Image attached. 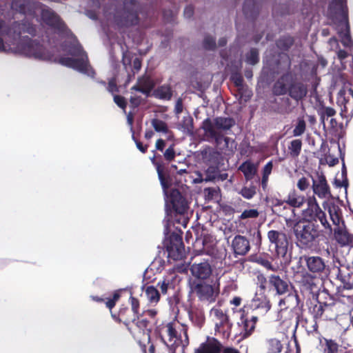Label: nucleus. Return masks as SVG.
<instances>
[{
  "instance_id": "obj_46",
  "label": "nucleus",
  "mask_w": 353,
  "mask_h": 353,
  "mask_svg": "<svg viewBox=\"0 0 353 353\" xmlns=\"http://www.w3.org/2000/svg\"><path fill=\"white\" fill-rule=\"evenodd\" d=\"M316 219L319 220V221L325 228L328 229L330 232H332L331 226L327 222L325 214L323 212L320 213Z\"/></svg>"
},
{
  "instance_id": "obj_60",
  "label": "nucleus",
  "mask_w": 353,
  "mask_h": 353,
  "mask_svg": "<svg viewBox=\"0 0 353 353\" xmlns=\"http://www.w3.org/2000/svg\"><path fill=\"white\" fill-rule=\"evenodd\" d=\"M347 56V53L345 50H340L338 52V57L340 59H343L346 58Z\"/></svg>"
},
{
  "instance_id": "obj_24",
  "label": "nucleus",
  "mask_w": 353,
  "mask_h": 353,
  "mask_svg": "<svg viewBox=\"0 0 353 353\" xmlns=\"http://www.w3.org/2000/svg\"><path fill=\"white\" fill-rule=\"evenodd\" d=\"M290 77L286 75L279 79L274 86V92L276 94L280 95L285 94L288 90L290 91Z\"/></svg>"
},
{
  "instance_id": "obj_51",
  "label": "nucleus",
  "mask_w": 353,
  "mask_h": 353,
  "mask_svg": "<svg viewBox=\"0 0 353 353\" xmlns=\"http://www.w3.org/2000/svg\"><path fill=\"white\" fill-rule=\"evenodd\" d=\"M325 161L330 166H334L339 163V159L328 155L325 157Z\"/></svg>"
},
{
  "instance_id": "obj_30",
  "label": "nucleus",
  "mask_w": 353,
  "mask_h": 353,
  "mask_svg": "<svg viewBox=\"0 0 353 353\" xmlns=\"http://www.w3.org/2000/svg\"><path fill=\"white\" fill-rule=\"evenodd\" d=\"M247 179H251L255 174L256 168L250 162L243 163L239 168Z\"/></svg>"
},
{
  "instance_id": "obj_6",
  "label": "nucleus",
  "mask_w": 353,
  "mask_h": 353,
  "mask_svg": "<svg viewBox=\"0 0 353 353\" xmlns=\"http://www.w3.org/2000/svg\"><path fill=\"white\" fill-rule=\"evenodd\" d=\"M193 292L200 301L208 303H214L220 293L219 281L216 279L210 283L199 281L194 285Z\"/></svg>"
},
{
  "instance_id": "obj_42",
  "label": "nucleus",
  "mask_w": 353,
  "mask_h": 353,
  "mask_svg": "<svg viewBox=\"0 0 353 353\" xmlns=\"http://www.w3.org/2000/svg\"><path fill=\"white\" fill-rule=\"evenodd\" d=\"M259 215V212L256 210L250 209L244 210L240 216L241 219H245L248 218H256Z\"/></svg>"
},
{
  "instance_id": "obj_64",
  "label": "nucleus",
  "mask_w": 353,
  "mask_h": 353,
  "mask_svg": "<svg viewBox=\"0 0 353 353\" xmlns=\"http://www.w3.org/2000/svg\"><path fill=\"white\" fill-rule=\"evenodd\" d=\"M223 353H239L236 349L227 347L223 350Z\"/></svg>"
},
{
  "instance_id": "obj_9",
  "label": "nucleus",
  "mask_w": 353,
  "mask_h": 353,
  "mask_svg": "<svg viewBox=\"0 0 353 353\" xmlns=\"http://www.w3.org/2000/svg\"><path fill=\"white\" fill-rule=\"evenodd\" d=\"M307 208L302 211L303 219L307 222L316 220L323 211L319 207L314 196H309L307 200Z\"/></svg>"
},
{
  "instance_id": "obj_21",
  "label": "nucleus",
  "mask_w": 353,
  "mask_h": 353,
  "mask_svg": "<svg viewBox=\"0 0 353 353\" xmlns=\"http://www.w3.org/2000/svg\"><path fill=\"white\" fill-rule=\"evenodd\" d=\"M270 283L272 285L279 294L287 293L289 290V285L287 281L281 279L279 276L272 275L270 277Z\"/></svg>"
},
{
  "instance_id": "obj_49",
  "label": "nucleus",
  "mask_w": 353,
  "mask_h": 353,
  "mask_svg": "<svg viewBox=\"0 0 353 353\" xmlns=\"http://www.w3.org/2000/svg\"><path fill=\"white\" fill-rule=\"evenodd\" d=\"M272 167H273V165H272V161H269L263 168V176L269 177V175L271 174Z\"/></svg>"
},
{
  "instance_id": "obj_53",
  "label": "nucleus",
  "mask_w": 353,
  "mask_h": 353,
  "mask_svg": "<svg viewBox=\"0 0 353 353\" xmlns=\"http://www.w3.org/2000/svg\"><path fill=\"white\" fill-rule=\"evenodd\" d=\"M158 285L159 286L161 291L163 294H165L167 292L168 283H167L165 281H163L162 282H159L158 283Z\"/></svg>"
},
{
  "instance_id": "obj_59",
  "label": "nucleus",
  "mask_w": 353,
  "mask_h": 353,
  "mask_svg": "<svg viewBox=\"0 0 353 353\" xmlns=\"http://www.w3.org/2000/svg\"><path fill=\"white\" fill-rule=\"evenodd\" d=\"M335 112H336L335 110L333 108H327L325 110V114L327 117H332V116H334Z\"/></svg>"
},
{
  "instance_id": "obj_61",
  "label": "nucleus",
  "mask_w": 353,
  "mask_h": 353,
  "mask_svg": "<svg viewBox=\"0 0 353 353\" xmlns=\"http://www.w3.org/2000/svg\"><path fill=\"white\" fill-rule=\"evenodd\" d=\"M241 299L239 297H234L231 303L235 306H239L241 304Z\"/></svg>"
},
{
  "instance_id": "obj_26",
  "label": "nucleus",
  "mask_w": 353,
  "mask_h": 353,
  "mask_svg": "<svg viewBox=\"0 0 353 353\" xmlns=\"http://www.w3.org/2000/svg\"><path fill=\"white\" fill-rule=\"evenodd\" d=\"M137 21V13L135 10H132L125 11L118 23L121 26H132L136 24Z\"/></svg>"
},
{
  "instance_id": "obj_20",
  "label": "nucleus",
  "mask_w": 353,
  "mask_h": 353,
  "mask_svg": "<svg viewBox=\"0 0 353 353\" xmlns=\"http://www.w3.org/2000/svg\"><path fill=\"white\" fill-rule=\"evenodd\" d=\"M293 313L288 307L279 310L276 320L283 324L285 328H288L292 324Z\"/></svg>"
},
{
  "instance_id": "obj_16",
  "label": "nucleus",
  "mask_w": 353,
  "mask_h": 353,
  "mask_svg": "<svg viewBox=\"0 0 353 353\" xmlns=\"http://www.w3.org/2000/svg\"><path fill=\"white\" fill-rule=\"evenodd\" d=\"M232 246L236 254L244 255L250 250V243L243 236H236L232 242Z\"/></svg>"
},
{
  "instance_id": "obj_54",
  "label": "nucleus",
  "mask_w": 353,
  "mask_h": 353,
  "mask_svg": "<svg viewBox=\"0 0 353 353\" xmlns=\"http://www.w3.org/2000/svg\"><path fill=\"white\" fill-rule=\"evenodd\" d=\"M130 300H131V305H132V310L135 313H137L138 308H139V301H137V299H136L135 298H134L132 296L130 297Z\"/></svg>"
},
{
  "instance_id": "obj_50",
  "label": "nucleus",
  "mask_w": 353,
  "mask_h": 353,
  "mask_svg": "<svg viewBox=\"0 0 353 353\" xmlns=\"http://www.w3.org/2000/svg\"><path fill=\"white\" fill-rule=\"evenodd\" d=\"M114 102L119 106L120 108L124 109L125 107V101L123 97L121 96L116 95L114 97Z\"/></svg>"
},
{
  "instance_id": "obj_47",
  "label": "nucleus",
  "mask_w": 353,
  "mask_h": 353,
  "mask_svg": "<svg viewBox=\"0 0 353 353\" xmlns=\"http://www.w3.org/2000/svg\"><path fill=\"white\" fill-rule=\"evenodd\" d=\"M119 293H117V292L114 293V295H113L112 299H109V300H108V301H106V303H105L106 306H107L109 309H110V310H111V309L114 306V305H115L116 302L119 300Z\"/></svg>"
},
{
  "instance_id": "obj_35",
  "label": "nucleus",
  "mask_w": 353,
  "mask_h": 353,
  "mask_svg": "<svg viewBox=\"0 0 353 353\" xmlns=\"http://www.w3.org/2000/svg\"><path fill=\"white\" fill-rule=\"evenodd\" d=\"M271 203L274 210L276 213L281 214L282 216L283 214H281V210H285L288 208L285 201H282L278 199H272Z\"/></svg>"
},
{
  "instance_id": "obj_55",
  "label": "nucleus",
  "mask_w": 353,
  "mask_h": 353,
  "mask_svg": "<svg viewBox=\"0 0 353 353\" xmlns=\"http://www.w3.org/2000/svg\"><path fill=\"white\" fill-rule=\"evenodd\" d=\"M193 12L194 11L192 6H187L184 10V15L187 18L191 17L193 14Z\"/></svg>"
},
{
  "instance_id": "obj_37",
  "label": "nucleus",
  "mask_w": 353,
  "mask_h": 353,
  "mask_svg": "<svg viewBox=\"0 0 353 353\" xmlns=\"http://www.w3.org/2000/svg\"><path fill=\"white\" fill-rule=\"evenodd\" d=\"M133 325H135L139 330H140V332L142 331L143 334L146 335V337L149 339L148 334V321L145 319H137L134 320Z\"/></svg>"
},
{
  "instance_id": "obj_18",
  "label": "nucleus",
  "mask_w": 353,
  "mask_h": 353,
  "mask_svg": "<svg viewBox=\"0 0 353 353\" xmlns=\"http://www.w3.org/2000/svg\"><path fill=\"white\" fill-rule=\"evenodd\" d=\"M305 259L307 268L312 272H321L325 269V263L322 259L319 256H308L305 257Z\"/></svg>"
},
{
  "instance_id": "obj_23",
  "label": "nucleus",
  "mask_w": 353,
  "mask_h": 353,
  "mask_svg": "<svg viewBox=\"0 0 353 353\" xmlns=\"http://www.w3.org/2000/svg\"><path fill=\"white\" fill-rule=\"evenodd\" d=\"M285 202L286 205H289L292 208H299L305 202V198L304 196L299 194L296 192L292 191L288 195Z\"/></svg>"
},
{
  "instance_id": "obj_11",
  "label": "nucleus",
  "mask_w": 353,
  "mask_h": 353,
  "mask_svg": "<svg viewBox=\"0 0 353 353\" xmlns=\"http://www.w3.org/2000/svg\"><path fill=\"white\" fill-rule=\"evenodd\" d=\"M214 242L211 237L205 236L203 239H197L194 243L196 254H207L211 255L214 253Z\"/></svg>"
},
{
  "instance_id": "obj_33",
  "label": "nucleus",
  "mask_w": 353,
  "mask_h": 353,
  "mask_svg": "<svg viewBox=\"0 0 353 353\" xmlns=\"http://www.w3.org/2000/svg\"><path fill=\"white\" fill-rule=\"evenodd\" d=\"M148 299L152 303H157L159 300V293L153 286H149L145 290Z\"/></svg>"
},
{
  "instance_id": "obj_25",
  "label": "nucleus",
  "mask_w": 353,
  "mask_h": 353,
  "mask_svg": "<svg viewBox=\"0 0 353 353\" xmlns=\"http://www.w3.org/2000/svg\"><path fill=\"white\" fill-rule=\"evenodd\" d=\"M336 240L341 245H345L352 241L353 237L343 227L337 228L334 231Z\"/></svg>"
},
{
  "instance_id": "obj_38",
  "label": "nucleus",
  "mask_w": 353,
  "mask_h": 353,
  "mask_svg": "<svg viewBox=\"0 0 353 353\" xmlns=\"http://www.w3.org/2000/svg\"><path fill=\"white\" fill-rule=\"evenodd\" d=\"M244 198L247 199H252L256 194V188L254 186L244 187L239 192Z\"/></svg>"
},
{
  "instance_id": "obj_62",
  "label": "nucleus",
  "mask_w": 353,
  "mask_h": 353,
  "mask_svg": "<svg viewBox=\"0 0 353 353\" xmlns=\"http://www.w3.org/2000/svg\"><path fill=\"white\" fill-rule=\"evenodd\" d=\"M137 146L139 148V150L142 152H145L148 148L147 145L143 146L140 142H137Z\"/></svg>"
},
{
  "instance_id": "obj_57",
  "label": "nucleus",
  "mask_w": 353,
  "mask_h": 353,
  "mask_svg": "<svg viewBox=\"0 0 353 353\" xmlns=\"http://www.w3.org/2000/svg\"><path fill=\"white\" fill-rule=\"evenodd\" d=\"M183 109V103L181 99H179L175 105V110L177 114L181 113Z\"/></svg>"
},
{
  "instance_id": "obj_32",
  "label": "nucleus",
  "mask_w": 353,
  "mask_h": 353,
  "mask_svg": "<svg viewBox=\"0 0 353 353\" xmlns=\"http://www.w3.org/2000/svg\"><path fill=\"white\" fill-rule=\"evenodd\" d=\"M282 344L280 341L272 339L268 341V350L269 353H279L282 350Z\"/></svg>"
},
{
  "instance_id": "obj_1",
  "label": "nucleus",
  "mask_w": 353,
  "mask_h": 353,
  "mask_svg": "<svg viewBox=\"0 0 353 353\" xmlns=\"http://www.w3.org/2000/svg\"><path fill=\"white\" fill-rule=\"evenodd\" d=\"M12 8L25 14L28 12L30 15H34L37 17V21H39V15H40L41 20L47 25L59 31L63 32L65 30V25L59 17L52 10L42 5L34 4L32 8L28 0H13Z\"/></svg>"
},
{
  "instance_id": "obj_45",
  "label": "nucleus",
  "mask_w": 353,
  "mask_h": 353,
  "mask_svg": "<svg viewBox=\"0 0 353 353\" xmlns=\"http://www.w3.org/2000/svg\"><path fill=\"white\" fill-rule=\"evenodd\" d=\"M310 186V182L305 177H301L299 179L297 182V188L301 191H305Z\"/></svg>"
},
{
  "instance_id": "obj_19",
  "label": "nucleus",
  "mask_w": 353,
  "mask_h": 353,
  "mask_svg": "<svg viewBox=\"0 0 353 353\" xmlns=\"http://www.w3.org/2000/svg\"><path fill=\"white\" fill-rule=\"evenodd\" d=\"M172 196H174V198L172 199L171 201L176 212L179 214L185 213L188 208L187 201L176 190L173 191Z\"/></svg>"
},
{
  "instance_id": "obj_10",
  "label": "nucleus",
  "mask_w": 353,
  "mask_h": 353,
  "mask_svg": "<svg viewBox=\"0 0 353 353\" xmlns=\"http://www.w3.org/2000/svg\"><path fill=\"white\" fill-rule=\"evenodd\" d=\"M210 317L215 324V330L219 332H225L224 327L228 326V319L223 311L218 307L210 310Z\"/></svg>"
},
{
  "instance_id": "obj_31",
  "label": "nucleus",
  "mask_w": 353,
  "mask_h": 353,
  "mask_svg": "<svg viewBox=\"0 0 353 353\" xmlns=\"http://www.w3.org/2000/svg\"><path fill=\"white\" fill-rule=\"evenodd\" d=\"M155 95L162 99L169 100L172 97L171 89L168 85H163L155 91Z\"/></svg>"
},
{
  "instance_id": "obj_56",
  "label": "nucleus",
  "mask_w": 353,
  "mask_h": 353,
  "mask_svg": "<svg viewBox=\"0 0 353 353\" xmlns=\"http://www.w3.org/2000/svg\"><path fill=\"white\" fill-rule=\"evenodd\" d=\"M165 145V143L163 139H158L156 143V148L162 151Z\"/></svg>"
},
{
  "instance_id": "obj_34",
  "label": "nucleus",
  "mask_w": 353,
  "mask_h": 353,
  "mask_svg": "<svg viewBox=\"0 0 353 353\" xmlns=\"http://www.w3.org/2000/svg\"><path fill=\"white\" fill-rule=\"evenodd\" d=\"M151 123L155 131L158 132L167 133L168 132L167 124L161 120L154 119Z\"/></svg>"
},
{
  "instance_id": "obj_48",
  "label": "nucleus",
  "mask_w": 353,
  "mask_h": 353,
  "mask_svg": "<svg viewBox=\"0 0 353 353\" xmlns=\"http://www.w3.org/2000/svg\"><path fill=\"white\" fill-rule=\"evenodd\" d=\"M165 158L168 160L171 161L174 159L175 157V152L174 150V148L172 146L169 147L164 153Z\"/></svg>"
},
{
  "instance_id": "obj_3",
  "label": "nucleus",
  "mask_w": 353,
  "mask_h": 353,
  "mask_svg": "<svg viewBox=\"0 0 353 353\" xmlns=\"http://www.w3.org/2000/svg\"><path fill=\"white\" fill-rule=\"evenodd\" d=\"M158 334L161 341L170 348V353H174L177 347H185L188 344L186 328L178 323L162 324L158 327Z\"/></svg>"
},
{
  "instance_id": "obj_13",
  "label": "nucleus",
  "mask_w": 353,
  "mask_h": 353,
  "mask_svg": "<svg viewBox=\"0 0 353 353\" xmlns=\"http://www.w3.org/2000/svg\"><path fill=\"white\" fill-rule=\"evenodd\" d=\"M312 190L319 198H326L330 194L329 186L323 174H317V179H313Z\"/></svg>"
},
{
  "instance_id": "obj_7",
  "label": "nucleus",
  "mask_w": 353,
  "mask_h": 353,
  "mask_svg": "<svg viewBox=\"0 0 353 353\" xmlns=\"http://www.w3.org/2000/svg\"><path fill=\"white\" fill-rule=\"evenodd\" d=\"M270 246L273 247L279 256L285 257L287 254L289 241L283 231L272 230L268 232Z\"/></svg>"
},
{
  "instance_id": "obj_2",
  "label": "nucleus",
  "mask_w": 353,
  "mask_h": 353,
  "mask_svg": "<svg viewBox=\"0 0 353 353\" xmlns=\"http://www.w3.org/2000/svg\"><path fill=\"white\" fill-rule=\"evenodd\" d=\"M346 0H333L330 6L329 14L341 37L342 43L347 47L352 45L350 35Z\"/></svg>"
},
{
  "instance_id": "obj_58",
  "label": "nucleus",
  "mask_w": 353,
  "mask_h": 353,
  "mask_svg": "<svg viewBox=\"0 0 353 353\" xmlns=\"http://www.w3.org/2000/svg\"><path fill=\"white\" fill-rule=\"evenodd\" d=\"M141 99L135 96L130 98V102L134 106H137L140 103Z\"/></svg>"
},
{
  "instance_id": "obj_14",
  "label": "nucleus",
  "mask_w": 353,
  "mask_h": 353,
  "mask_svg": "<svg viewBox=\"0 0 353 353\" xmlns=\"http://www.w3.org/2000/svg\"><path fill=\"white\" fill-rule=\"evenodd\" d=\"M252 307L260 310L261 313L265 314L271 308L270 301L263 292H256L252 301Z\"/></svg>"
},
{
  "instance_id": "obj_39",
  "label": "nucleus",
  "mask_w": 353,
  "mask_h": 353,
  "mask_svg": "<svg viewBox=\"0 0 353 353\" xmlns=\"http://www.w3.org/2000/svg\"><path fill=\"white\" fill-rule=\"evenodd\" d=\"M306 124L303 119H299L297 124L293 130V134L295 137L301 136L305 130Z\"/></svg>"
},
{
  "instance_id": "obj_4",
  "label": "nucleus",
  "mask_w": 353,
  "mask_h": 353,
  "mask_svg": "<svg viewBox=\"0 0 353 353\" xmlns=\"http://www.w3.org/2000/svg\"><path fill=\"white\" fill-rule=\"evenodd\" d=\"M234 125V121L230 118L217 117L214 120L206 119L203 122V129L205 135L214 139L216 144H220L224 139L225 145L228 144V138H224L221 131L229 130Z\"/></svg>"
},
{
  "instance_id": "obj_28",
  "label": "nucleus",
  "mask_w": 353,
  "mask_h": 353,
  "mask_svg": "<svg viewBox=\"0 0 353 353\" xmlns=\"http://www.w3.org/2000/svg\"><path fill=\"white\" fill-rule=\"evenodd\" d=\"M289 92L292 98L299 100L305 96L307 91L303 85L294 84L290 87Z\"/></svg>"
},
{
  "instance_id": "obj_17",
  "label": "nucleus",
  "mask_w": 353,
  "mask_h": 353,
  "mask_svg": "<svg viewBox=\"0 0 353 353\" xmlns=\"http://www.w3.org/2000/svg\"><path fill=\"white\" fill-rule=\"evenodd\" d=\"M257 318L252 316L250 319L247 318H242L241 323H239V327L241 329V334L243 338H246L251 334L255 328V325Z\"/></svg>"
},
{
  "instance_id": "obj_27",
  "label": "nucleus",
  "mask_w": 353,
  "mask_h": 353,
  "mask_svg": "<svg viewBox=\"0 0 353 353\" xmlns=\"http://www.w3.org/2000/svg\"><path fill=\"white\" fill-rule=\"evenodd\" d=\"M320 343L323 348V353H339V345L332 339H320Z\"/></svg>"
},
{
  "instance_id": "obj_43",
  "label": "nucleus",
  "mask_w": 353,
  "mask_h": 353,
  "mask_svg": "<svg viewBox=\"0 0 353 353\" xmlns=\"http://www.w3.org/2000/svg\"><path fill=\"white\" fill-rule=\"evenodd\" d=\"M17 26L18 27V28L20 30L19 31V32L17 33L18 34H21L22 33V32H27L30 34H33L34 32H35V30L34 28L32 27V26H30V24L27 25L26 23H23L21 25V28L20 27L21 25L20 24H17L15 26H14V28H17Z\"/></svg>"
},
{
  "instance_id": "obj_22",
  "label": "nucleus",
  "mask_w": 353,
  "mask_h": 353,
  "mask_svg": "<svg viewBox=\"0 0 353 353\" xmlns=\"http://www.w3.org/2000/svg\"><path fill=\"white\" fill-rule=\"evenodd\" d=\"M153 88V83L148 77H144L138 80L137 85L132 90H137L143 94L148 95Z\"/></svg>"
},
{
  "instance_id": "obj_5",
  "label": "nucleus",
  "mask_w": 353,
  "mask_h": 353,
  "mask_svg": "<svg viewBox=\"0 0 353 353\" xmlns=\"http://www.w3.org/2000/svg\"><path fill=\"white\" fill-rule=\"evenodd\" d=\"M72 57H61L59 62L67 67L72 68L88 76H93L94 71L87 61V56L78 45L74 44V49L71 51Z\"/></svg>"
},
{
  "instance_id": "obj_44",
  "label": "nucleus",
  "mask_w": 353,
  "mask_h": 353,
  "mask_svg": "<svg viewBox=\"0 0 353 353\" xmlns=\"http://www.w3.org/2000/svg\"><path fill=\"white\" fill-rule=\"evenodd\" d=\"M330 218L333 222V223L339 227H342L340 224L341 222V219L339 216V214L337 213V212L334 210V211L332 210H330Z\"/></svg>"
},
{
  "instance_id": "obj_41",
  "label": "nucleus",
  "mask_w": 353,
  "mask_h": 353,
  "mask_svg": "<svg viewBox=\"0 0 353 353\" xmlns=\"http://www.w3.org/2000/svg\"><path fill=\"white\" fill-rule=\"evenodd\" d=\"M294 300H296V296L294 294H289L287 297L281 299L279 302V310H282V308H285V307H289L290 302Z\"/></svg>"
},
{
  "instance_id": "obj_12",
  "label": "nucleus",
  "mask_w": 353,
  "mask_h": 353,
  "mask_svg": "<svg viewBox=\"0 0 353 353\" xmlns=\"http://www.w3.org/2000/svg\"><path fill=\"white\" fill-rule=\"evenodd\" d=\"M190 272L193 276L199 279H207L212 274V268L207 262L194 263L190 268Z\"/></svg>"
},
{
  "instance_id": "obj_15",
  "label": "nucleus",
  "mask_w": 353,
  "mask_h": 353,
  "mask_svg": "<svg viewBox=\"0 0 353 353\" xmlns=\"http://www.w3.org/2000/svg\"><path fill=\"white\" fill-rule=\"evenodd\" d=\"M221 343L214 338H209L195 350V353H221Z\"/></svg>"
},
{
  "instance_id": "obj_52",
  "label": "nucleus",
  "mask_w": 353,
  "mask_h": 353,
  "mask_svg": "<svg viewBox=\"0 0 353 353\" xmlns=\"http://www.w3.org/2000/svg\"><path fill=\"white\" fill-rule=\"evenodd\" d=\"M205 46L206 48L210 49L215 46V41L213 38H206L205 39Z\"/></svg>"
},
{
  "instance_id": "obj_8",
  "label": "nucleus",
  "mask_w": 353,
  "mask_h": 353,
  "mask_svg": "<svg viewBox=\"0 0 353 353\" xmlns=\"http://www.w3.org/2000/svg\"><path fill=\"white\" fill-rule=\"evenodd\" d=\"M294 232L297 239L305 245L312 242L317 235L314 225L311 222L297 223Z\"/></svg>"
},
{
  "instance_id": "obj_63",
  "label": "nucleus",
  "mask_w": 353,
  "mask_h": 353,
  "mask_svg": "<svg viewBox=\"0 0 353 353\" xmlns=\"http://www.w3.org/2000/svg\"><path fill=\"white\" fill-rule=\"evenodd\" d=\"M116 89V84L113 81H110L108 85V90L110 92H114Z\"/></svg>"
},
{
  "instance_id": "obj_36",
  "label": "nucleus",
  "mask_w": 353,
  "mask_h": 353,
  "mask_svg": "<svg viewBox=\"0 0 353 353\" xmlns=\"http://www.w3.org/2000/svg\"><path fill=\"white\" fill-rule=\"evenodd\" d=\"M302 143L299 139H295L291 141L290 146L289 147V150L290 151L291 155L293 157H297L301 150Z\"/></svg>"
},
{
  "instance_id": "obj_29",
  "label": "nucleus",
  "mask_w": 353,
  "mask_h": 353,
  "mask_svg": "<svg viewBox=\"0 0 353 353\" xmlns=\"http://www.w3.org/2000/svg\"><path fill=\"white\" fill-rule=\"evenodd\" d=\"M152 163L156 165L157 171L158 173L159 179L161 181V186L163 189V192L165 194H167V189L168 188L170 184L169 183L164 179L163 175V167L160 163H158L155 161V157L154 156L150 159Z\"/></svg>"
},
{
  "instance_id": "obj_40",
  "label": "nucleus",
  "mask_w": 353,
  "mask_h": 353,
  "mask_svg": "<svg viewBox=\"0 0 353 353\" xmlns=\"http://www.w3.org/2000/svg\"><path fill=\"white\" fill-rule=\"evenodd\" d=\"M259 61L258 52L255 49H252L246 56V61L252 65L256 63Z\"/></svg>"
}]
</instances>
